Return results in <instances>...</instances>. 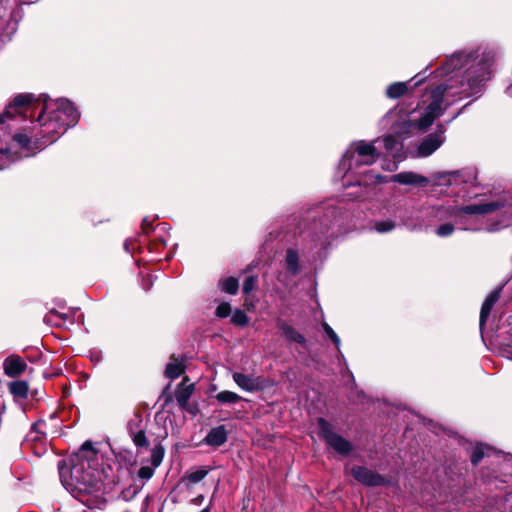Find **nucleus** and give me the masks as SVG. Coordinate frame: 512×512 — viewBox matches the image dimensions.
Here are the masks:
<instances>
[{"instance_id":"nucleus-8","label":"nucleus","mask_w":512,"mask_h":512,"mask_svg":"<svg viewBox=\"0 0 512 512\" xmlns=\"http://www.w3.org/2000/svg\"><path fill=\"white\" fill-rule=\"evenodd\" d=\"M349 472L357 482L365 486H384L388 483L384 476L364 466H353Z\"/></svg>"},{"instance_id":"nucleus-20","label":"nucleus","mask_w":512,"mask_h":512,"mask_svg":"<svg viewBox=\"0 0 512 512\" xmlns=\"http://www.w3.org/2000/svg\"><path fill=\"white\" fill-rule=\"evenodd\" d=\"M184 371L183 365L177 359L169 362L165 369V375L170 379L178 378Z\"/></svg>"},{"instance_id":"nucleus-3","label":"nucleus","mask_w":512,"mask_h":512,"mask_svg":"<svg viewBox=\"0 0 512 512\" xmlns=\"http://www.w3.org/2000/svg\"><path fill=\"white\" fill-rule=\"evenodd\" d=\"M78 118L79 114L69 100L47 101L44 99L42 113L37 118V123L41 127V137L47 139L43 143L54 142L56 136L74 126Z\"/></svg>"},{"instance_id":"nucleus-42","label":"nucleus","mask_w":512,"mask_h":512,"mask_svg":"<svg viewBox=\"0 0 512 512\" xmlns=\"http://www.w3.org/2000/svg\"><path fill=\"white\" fill-rule=\"evenodd\" d=\"M507 93L512 96V86L507 88Z\"/></svg>"},{"instance_id":"nucleus-33","label":"nucleus","mask_w":512,"mask_h":512,"mask_svg":"<svg viewBox=\"0 0 512 512\" xmlns=\"http://www.w3.org/2000/svg\"><path fill=\"white\" fill-rule=\"evenodd\" d=\"M154 470L155 468L153 466H143L138 471V477L147 481L154 475Z\"/></svg>"},{"instance_id":"nucleus-1","label":"nucleus","mask_w":512,"mask_h":512,"mask_svg":"<svg viewBox=\"0 0 512 512\" xmlns=\"http://www.w3.org/2000/svg\"><path fill=\"white\" fill-rule=\"evenodd\" d=\"M493 60L491 52L481 55L459 52L448 57L439 71L440 76L448 79L432 91V101L418 120L417 127L426 130L457 99L477 94L491 77Z\"/></svg>"},{"instance_id":"nucleus-9","label":"nucleus","mask_w":512,"mask_h":512,"mask_svg":"<svg viewBox=\"0 0 512 512\" xmlns=\"http://www.w3.org/2000/svg\"><path fill=\"white\" fill-rule=\"evenodd\" d=\"M232 379L235 384L245 392H257L265 388V381L262 377L254 374H244L235 371L232 373Z\"/></svg>"},{"instance_id":"nucleus-26","label":"nucleus","mask_w":512,"mask_h":512,"mask_svg":"<svg viewBox=\"0 0 512 512\" xmlns=\"http://www.w3.org/2000/svg\"><path fill=\"white\" fill-rule=\"evenodd\" d=\"M163 456H164V449L158 445V446H155L152 451H151V464L154 468H157L162 460H163Z\"/></svg>"},{"instance_id":"nucleus-19","label":"nucleus","mask_w":512,"mask_h":512,"mask_svg":"<svg viewBox=\"0 0 512 512\" xmlns=\"http://www.w3.org/2000/svg\"><path fill=\"white\" fill-rule=\"evenodd\" d=\"M277 327L281 330L282 334L289 340L297 343H304L305 338L298 333L291 325L287 324L284 320H277Z\"/></svg>"},{"instance_id":"nucleus-2","label":"nucleus","mask_w":512,"mask_h":512,"mask_svg":"<svg viewBox=\"0 0 512 512\" xmlns=\"http://www.w3.org/2000/svg\"><path fill=\"white\" fill-rule=\"evenodd\" d=\"M62 485L77 500L89 508L99 507L103 501V485L98 472L97 452L90 443L70 459L58 464Z\"/></svg>"},{"instance_id":"nucleus-36","label":"nucleus","mask_w":512,"mask_h":512,"mask_svg":"<svg viewBox=\"0 0 512 512\" xmlns=\"http://www.w3.org/2000/svg\"><path fill=\"white\" fill-rule=\"evenodd\" d=\"M152 227V222L148 219V217L144 218L142 221V229L145 233H148Z\"/></svg>"},{"instance_id":"nucleus-6","label":"nucleus","mask_w":512,"mask_h":512,"mask_svg":"<svg viewBox=\"0 0 512 512\" xmlns=\"http://www.w3.org/2000/svg\"><path fill=\"white\" fill-rule=\"evenodd\" d=\"M318 428L320 435L325 439L327 444L341 455H348L352 450V445L333 431L332 426L324 419L318 420Z\"/></svg>"},{"instance_id":"nucleus-39","label":"nucleus","mask_w":512,"mask_h":512,"mask_svg":"<svg viewBox=\"0 0 512 512\" xmlns=\"http://www.w3.org/2000/svg\"><path fill=\"white\" fill-rule=\"evenodd\" d=\"M402 125H403V126H404V128H405V132H408V130L413 126V124H412V123H410V122H406V121H405V122H403V123H402Z\"/></svg>"},{"instance_id":"nucleus-29","label":"nucleus","mask_w":512,"mask_h":512,"mask_svg":"<svg viewBox=\"0 0 512 512\" xmlns=\"http://www.w3.org/2000/svg\"><path fill=\"white\" fill-rule=\"evenodd\" d=\"M395 228V223L391 220L380 221L375 224V229L379 233L390 232Z\"/></svg>"},{"instance_id":"nucleus-23","label":"nucleus","mask_w":512,"mask_h":512,"mask_svg":"<svg viewBox=\"0 0 512 512\" xmlns=\"http://www.w3.org/2000/svg\"><path fill=\"white\" fill-rule=\"evenodd\" d=\"M222 291L229 294H236L239 288L238 280L234 277H229L220 282Z\"/></svg>"},{"instance_id":"nucleus-14","label":"nucleus","mask_w":512,"mask_h":512,"mask_svg":"<svg viewBox=\"0 0 512 512\" xmlns=\"http://www.w3.org/2000/svg\"><path fill=\"white\" fill-rule=\"evenodd\" d=\"M500 207H502V203L498 201H493L488 203L464 206L461 208V212L466 214L485 215L498 210Z\"/></svg>"},{"instance_id":"nucleus-43","label":"nucleus","mask_w":512,"mask_h":512,"mask_svg":"<svg viewBox=\"0 0 512 512\" xmlns=\"http://www.w3.org/2000/svg\"><path fill=\"white\" fill-rule=\"evenodd\" d=\"M200 512H210V508L206 507V508L202 509Z\"/></svg>"},{"instance_id":"nucleus-21","label":"nucleus","mask_w":512,"mask_h":512,"mask_svg":"<svg viewBox=\"0 0 512 512\" xmlns=\"http://www.w3.org/2000/svg\"><path fill=\"white\" fill-rule=\"evenodd\" d=\"M407 89V83L396 82L388 86L386 94L389 98L396 99L404 95Z\"/></svg>"},{"instance_id":"nucleus-25","label":"nucleus","mask_w":512,"mask_h":512,"mask_svg":"<svg viewBox=\"0 0 512 512\" xmlns=\"http://www.w3.org/2000/svg\"><path fill=\"white\" fill-rule=\"evenodd\" d=\"M131 437H132L134 444L137 447H147L148 446V441H147L146 435L143 430L140 429L135 432L131 429Z\"/></svg>"},{"instance_id":"nucleus-7","label":"nucleus","mask_w":512,"mask_h":512,"mask_svg":"<svg viewBox=\"0 0 512 512\" xmlns=\"http://www.w3.org/2000/svg\"><path fill=\"white\" fill-rule=\"evenodd\" d=\"M34 105L32 94H19L5 107L4 116L7 118H14L16 116L24 118Z\"/></svg>"},{"instance_id":"nucleus-22","label":"nucleus","mask_w":512,"mask_h":512,"mask_svg":"<svg viewBox=\"0 0 512 512\" xmlns=\"http://www.w3.org/2000/svg\"><path fill=\"white\" fill-rule=\"evenodd\" d=\"M216 400L222 404H232L239 402L242 398L235 392L224 390L216 394Z\"/></svg>"},{"instance_id":"nucleus-16","label":"nucleus","mask_w":512,"mask_h":512,"mask_svg":"<svg viewBox=\"0 0 512 512\" xmlns=\"http://www.w3.org/2000/svg\"><path fill=\"white\" fill-rule=\"evenodd\" d=\"M499 297H500L499 291H493L486 297V299L481 307V311H480L479 325H480L481 329L485 325V323L490 315V312H491L494 304L498 301Z\"/></svg>"},{"instance_id":"nucleus-18","label":"nucleus","mask_w":512,"mask_h":512,"mask_svg":"<svg viewBox=\"0 0 512 512\" xmlns=\"http://www.w3.org/2000/svg\"><path fill=\"white\" fill-rule=\"evenodd\" d=\"M187 378H184L182 383L175 391V398L181 407H185L189 398L194 391V384H186Z\"/></svg>"},{"instance_id":"nucleus-32","label":"nucleus","mask_w":512,"mask_h":512,"mask_svg":"<svg viewBox=\"0 0 512 512\" xmlns=\"http://www.w3.org/2000/svg\"><path fill=\"white\" fill-rule=\"evenodd\" d=\"M257 278L255 276H249L245 279L243 283V293L249 294L256 286Z\"/></svg>"},{"instance_id":"nucleus-45","label":"nucleus","mask_w":512,"mask_h":512,"mask_svg":"<svg viewBox=\"0 0 512 512\" xmlns=\"http://www.w3.org/2000/svg\"><path fill=\"white\" fill-rule=\"evenodd\" d=\"M20 3H22V4L23 3H28V1L27 0H20Z\"/></svg>"},{"instance_id":"nucleus-38","label":"nucleus","mask_w":512,"mask_h":512,"mask_svg":"<svg viewBox=\"0 0 512 512\" xmlns=\"http://www.w3.org/2000/svg\"><path fill=\"white\" fill-rule=\"evenodd\" d=\"M203 500H204L203 495H199V496H197L196 498H194V499H193V503H194V504H196V505H198V504H200Z\"/></svg>"},{"instance_id":"nucleus-31","label":"nucleus","mask_w":512,"mask_h":512,"mask_svg":"<svg viewBox=\"0 0 512 512\" xmlns=\"http://www.w3.org/2000/svg\"><path fill=\"white\" fill-rule=\"evenodd\" d=\"M485 449L486 448L482 445L476 446L474 448L472 456H471V461L474 465H477L482 460V458L485 455V451H484Z\"/></svg>"},{"instance_id":"nucleus-11","label":"nucleus","mask_w":512,"mask_h":512,"mask_svg":"<svg viewBox=\"0 0 512 512\" xmlns=\"http://www.w3.org/2000/svg\"><path fill=\"white\" fill-rule=\"evenodd\" d=\"M2 366L5 375L11 378L23 375L28 369L25 359L17 354H10L7 356L4 359Z\"/></svg>"},{"instance_id":"nucleus-44","label":"nucleus","mask_w":512,"mask_h":512,"mask_svg":"<svg viewBox=\"0 0 512 512\" xmlns=\"http://www.w3.org/2000/svg\"><path fill=\"white\" fill-rule=\"evenodd\" d=\"M509 357L512 359V349L508 351Z\"/></svg>"},{"instance_id":"nucleus-27","label":"nucleus","mask_w":512,"mask_h":512,"mask_svg":"<svg viewBox=\"0 0 512 512\" xmlns=\"http://www.w3.org/2000/svg\"><path fill=\"white\" fill-rule=\"evenodd\" d=\"M208 474V471L205 469H198L195 471L188 472L186 475V478L191 483H198L201 480H203L206 475Z\"/></svg>"},{"instance_id":"nucleus-40","label":"nucleus","mask_w":512,"mask_h":512,"mask_svg":"<svg viewBox=\"0 0 512 512\" xmlns=\"http://www.w3.org/2000/svg\"><path fill=\"white\" fill-rule=\"evenodd\" d=\"M16 29H17V23L15 22V23H13V24L11 25V31H10V33L12 34L13 32H15V31H16Z\"/></svg>"},{"instance_id":"nucleus-12","label":"nucleus","mask_w":512,"mask_h":512,"mask_svg":"<svg viewBox=\"0 0 512 512\" xmlns=\"http://www.w3.org/2000/svg\"><path fill=\"white\" fill-rule=\"evenodd\" d=\"M391 180L402 185L425 186L428 184V178L415 172H401L392 176Z\"/></svg>"},{"instance_id":"nucleus-13","label":"nucleus","mask_w":512,"mask_h":512,"mask_svg":"<svg viewBox=\"0 0 512 512\" xmlns=\"http://www.w3.org/2000/svg\"><path fill=\"white\" fill-rule=\"evenodd\" d=\"M400 136L388 135L383 139L384 146L388 155H391L396 161L404 159L403 145Z\"/></svg>"},{"instance_id":"nucleus-28","label":"nucleus","mask_w":512,"mask_h":512,"mask_svg":"<svg viewBox=\"0 0 512 512\" xmlns=\"http://www.w3.org/2000/svg\"><path fill=\"white\" fill-rule=\"evenodd\" d=\"M231 321L238 326H245L248 323V317L246 313L240 309H237L233 314Z\"/></svg>"},{"instance_id":"nucleus-41","label":"nucleus","mask_w":512,"mask_h":512,"mask_svg":"<svg viewBox=\"0 0 512 512\" xmlns=\"http://www.w3.org/2000/svg\"><path fill=\"white\" fill-rule=\"evenodd\" d=\"M5 119H8V118L4 116V113H2V126H1L2 130L4 129L3 124L5 123Z\"/></svg>"},{"instance_id":"nucleus-37","label":"nucleus","mask_w":512,"mask_h":512,"mask_svg":"<svg viewBox=\"0 0 512 512\" xmlns=\"http://www.w3.org/2000/svg\"><path fill=\"white\" fill-rule=\"evenodd\" d=\"M44 425H45V423H44V422H42V421H39V422L35 423V424L32 426L31 434H32L33 432H35V433H38V432H39V433H43L42 428H43V426H44Z\"/></svg>"},{"instance_id":"nucleus-35","label":"nucleus","mask_w":512,"mask_h":512,"mask_svg":"<svg viewBox=\"0 0 512 512\" xmlns=\"http://www.w3.org/2000/svg\"><path fill=\"white\" fill-rule=\"evenodd\" d=\"M323 329L324 331L326 332V334L328 335V337L332 340V342L337 346L339 347L340 345V338L338 337V335L335 333V331L327 324V323H323Z\"/></svg>"},{"instance_id":"nucleus-17","label":"nucleus","mask_w":512,"mask_h":512,"mask_svg":"<svg viewBox=\"0 0 512 512\" xmlns=\"http://www.w3.org/2000/svg\"><path fill=\"white\" fill-rule=\"evenodd\" d=\"M8 391L13 396L15 400L25 399L28 395L29 385L27 381L17 380L9 382Z\"/></svg>"},{"instance_id":"nucleus-4","label":"nucleus","mask_w":512,"mask_h":512,"mask_svg":"<svg viewBox=\"0 0 512 512\" xmlns=\"http://www.w3.org/2000/svg\"><path fill=\"white\" fill-rule=\"evenodd\" d=\"M378 158L377 149L374 143H368L363 140L354 142L344 154L340 169L355 171L361 166L372 165Z\"/></svg>"},{"instance_id":"nucleus-10","label":"nucleus","mask_w":512,"mask_h":512,"mask_svg":"<svg viewBox=\"0 0 512 512\" xmlns=\"http://www.w3.org/2000/svg\"><path fill=\"white\" fill-rule=\"evenodd\" d=\"M444 132V128L439 126L435 133L428 135L419 145L418 155L427 157L436 151L444 142Z\"/></svg>"},{"instance_id":"nucleus-30","label":"nucleus","mask_w":512,"mask_h":512,"mask_svg":"<svg viewBox=\"0 0 512 512\" xmlns=\"http://www.w3.org/2000/svg\"><path fill=\"white\" fill-rule=\"evenodd\" d=\"M453 232H454V226L450 223L442 224L436 230V234L439 237L450 236Z\"/></svg>"},{"instance_id":"nucleus-5","label":"nucleus","mask_w":512,"mask_h":512,"mask_svg":"<svg viewBox=\"0 0 512 512\" xmlns=\"http://www.w3.org/2000/svg\"><path fill=\"white\" fill-rule=\"evenodd\" d=\"M35 153L30 138L26 133L13 134L11 141L5 149H2V163L5 159L14 161L23 157H29Z\"/></svg>"},{"instance_id":"nucleus-15","label":"nucleus","mask_w":512,"mask_h":512,"mask_svg":"<svg viewBox=\"0 0 512 512\" xmlns=\"http://www.w3.org/2000/svg\"><path fill=\"white\" fill-rule=\"evenodd\" d=\"M226 440L227 431L223 425L211 429L205 437V443L214 447L223 445Z\"/></svg>"},{"instance_id":"nucleus-24","label":"nucleus","mask_w":512,"mask_h":512,"mask_svg":"<svg viewBox=\"0 0 512 512\" xmlns=\"http://www.w3.org/2000/svg\"><path fill=\"white\" fill-rule=\"evenodd\" d=\"M286 264L288 269L295 274L298 271V254L296 251L289 249L286 254Z\"/></svg>"},{"instance_id":"nucleus-34","label":"nucleus","mask_w":512,"mask_h":512,"mask_svg":"<svg viewBox=\"0 0 512 512\" xmlns=\"http://www.w3.org/2000/svg\"><path fill=\"white\" fill-rule=\"evenodd\" d=\"M230 312H231V306L227 302L219 304L216 309V315L220 318H225V317L229 316Z\"/></svg>"}]
</instances>
